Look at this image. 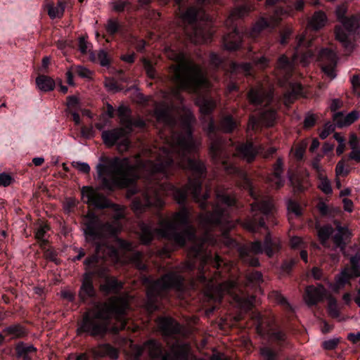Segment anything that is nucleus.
<instances>
[{"mask_svg":"<svg viewBox=\"0 0 360 360\" xmlns=\"http://www.w3.org/2000/svg\"><path fill=\"white\" fill-rule=\"evenodd\" d=\"M174 112L172 106L165 103L157 105L155 109L157 121L164 124L160 131L164 146L136 154L134 164L129 158L115 157L106 165L97 166L103 187L110 191L128 188L142 173L148 174L144 191L131 203L136 214H142L150 207L162 208L164 195H172L177 203L184 205L188 193L202 210L206 207L210 188L200 195L201 180L206 174V167L202 161L189 157L200 145L192 136L195 117L189 110H184L177 124Z\"/></svg>","mask_w":360,"mask_h":360,"instance_id":"f257e3e1","label":"nucleus"},{"mask_svg":"<svg viewBox=\"0 0 360 360\" xmlns=\"http://www.w3.org/2000/svg\"><path fill=\"white\" fill-rule=\"evenodd\" d=\"M207 239L200 245H195L188 251V256L193 259L188 261L185 269L192 270L195 264V259H200L198 268L200 275L197 281L205 285L204 294L209 300L220 302L223 295L229 294L233 297V300L238 306L245 310H250L253 307L255 297H245L236 293L238 290V283L229 275V279L224 283H217L221 275L228 274L233 268V262L224 261L221 257L216 254L214 259L211 254L202 255Z\"/></svg>","mask_w":360,"mask_h":360,"instance_id":"f03ea898","label":"nucleus"},{"mask_svg":"<svg viewBox=\"0 0 360 360\" xmlns=\"http://www.w3.org/2000/svg\"><path fill=\"white\" fill-rule=\"evenodd\" d=\"M128 307L129 302L127 298L110 297L102 305L96 306L84 314L82 321L77 328V333H87L94 337L104 335L112 315L115 316L118 325L114 326L112 331L117 333L124 330L127 325L124 315Z\"/></svg>","mask_w":360,"mask_h":360,"instance_id":"7ed1b4c3","label":"nucleus"},{"mask_svg":"<svg viewBox=\"0 0 360 360\" xmlns=\"http://www.w3.org/2000/svg\"><path fill=\"white\" fill-rule=\"evenodd\" d=\"M189 213L186 207L172 214L169 219H162L159 221L160 228L154 229L150 224L141 222L139 224L140 240L143 244H148L153 239L154 233L172 241L174 245L184 247L187 240L194 241L195 229L188 225Z\"/></svg>","mask_w":360,"mask_h":360,"instance_id":"20e7f679","label":"nucleus"},{"mask_svg":"<svg viewBox=\"0 0 360 360\" xmlns=\"http://www.w3.org/2000/svg\"><path fill=\"white\" fill-rule=\"evenodd\" d=\"M174 60L177 64L172 65L170 68L174 73L172 80L179 89L195 93L201 87L208 85V79L202 67L186 58L184 53L176 54Z\"/></svg>","mask_w":360,"mask_h":360,"instance_id":"39448f33","label":"nucleus"},{"mask_svg":"<svg viewBox=\"0 0 360 360\" xmlns=\"http://www.w3.org/2000/svg\"><path fill=\"white\" fill-rule=\"evenodd\" d=\"M114 208L112 223H102L93 212H89L83 219L84 231L88 240L116 235L122 229L119 220L125 216V207L112 205Z\"/></svg>","mask_w":360,"mask_h":360,"instance_id":"423d86ee","label":"nucleus"},{"mask_svg":"<svg viewBox=\"0 0 360 360\" xmlns=\"http://www.w3.org/2000/svg\"><path fill=\"white\" fill-rule=\"evenodd\" d=\"M240 174L243 178V182L240 184L239 186L248 189L250 195L255 199V202L251 204V210L254 213L253 217L252 218L246 219L242 223V226L245 229L250 232H257L260 228L264 227L265 225L262 214H268L272 212L274 209L273 200L269 196L259 198V195H257L246 174L242 172H240Z\"/></svg>","mask_w":360,"mask_h":360,"instance_id":"0eeeda50","label":"nucleus"},{"mask_svg":"<svg viewBox=\"0 0 360 360\" xmlns=\"http://www.w3.org/2000/svg\"><path fill=\"white\" fill-rule=\"evenodd\" d=\"M217 203L212 205V212L202 213L198 216L199 223L202 226H211L219 224L230 225L229 210L228 207L236 204V200L234 195L228 194L227 192L220 187L216 191Z\"/></svg>","mask_w":360,"mask_h":360,"instance_id":"6e6552de","label":"nucleus"},{"mask_svg":"<svg viewBox=\"0 0 360 360\" xmlns=\"http://www.w3.org/2000/svg\"><path fill=\"white\" fill-rule=\"evenodd\" d=\"M184 284V278L175 272L167 273L159 279L148 283L147 286L146 308L150 311H153L158 308L156 301L158 297L164 296L170 288L177 290H181Z\"/></svg>","mask_w":360,"mask_h":360,"instance_id":"1a4fd4ad","label":"nucleus"},{"mask_svg":"<svg viewBox=\"0 0 360 360\" xmlns=\"http://www.w3.org/2000/svg\"><path fill=\"white\" fill-rule=\"evenodd\" d=\"M281 248L280 240L277 238L272 239L270 234L268 233L264 240V249H262L260 241H255L249 245L242 246L239 249V255L242 261L252 266L259 265L256 255L262 253L263 251L269 257H271L275 253L278 252Z\"/></svg>","mask_w":360,"mask_h":360,"instance_id":"9d476101","label":"nucleus"},{"mask_svg":"<svg viewBox=\"0 0 360 360\" xmlns=\"http://www.w3.org/2000/svg\"><path fill=\"white\" fill-rule=\"evenodd\" d=\"M304 6L303 0H297L294 8L290 6H288L285 8L283 7L276 8L269 18L262 16L256 21L249 33L250 37L255 39L265 29L275 28L286 18L293 16L294 11H301Z\"/></svg>","mask_w":360,"mask_h":360,"instance_id":"9b49d317","label":"nucleus"},{"mask_svg":"<svg viewBox=\"0 0 360 360\" xmlns=\"http://www.w3.org/2000/svg\"><path fill=\"white\" fill-rule=\"evenodd\" d=\"M170 353L162 354L161 345L154 340H150L143 345V349L152 359L161 358V360H186L190 349L188 344H172L168 345Z\"/></svg>","mask_w":360,"mask_h":360,"instance_id":"f8f14e48","label":"nucleus"},{"mask_svg":"<svg viewBox=\"0 0 360 360\" xmlns=\"http://www.w3.org/2000/svg\"><path fill=\"white\" fill-rule=\"evenodd\" d=\"M127 134L126 129L120 127L104 131L101 136L104 143L109 147L114 146L119 140H122L118 143L117 148L120 152L123 153L128 150L130 145V141L127 137Z\"/></svg>","mask_w":360,"mask_h":360,"instance_id":"ddd939ff","label":"nucleus"},{"mask_svg":"<svg viewBox=\"0 0 360 360\" xmlns=\"http://www.w3.org/2000/svg\"><path fill=\"white\" fill-rule=\"evenodd\" d=\"M157 326L160 331L165 337L167 345L172 344H180L176 338V335L181 332V326L173 319L167 317H160L156 321Z\"/></svg>","mask_w":360,"mask_h":360,"instance_id":"4468645a","label":"nucleus"},{"mask_svg":"<svg viewBox=\"0 0 360 360\" xmlns=\"http://www.w3.org/2000/svg\"><path fill=\"white\" fill-rule=\"evenodd\" d=\"M210 153L213 160L216 163L220 162L229 174H233L238 172V169L236 167L232 165L227 166L225 144L220 139H217L212 141Z\"/></svg>","mask_w":360,"mask_h":360,"instance_id":"2eb2a0df","label":"nucleus"},{"mask_svg":"<svg viewBox=\"0 0 360 360\" xmlns=\"http://www.w3.org/2000/svg\"><path fill=\"white\" fill-rule=\"evenodd\" d=\"M337 54L329 49H323L319 55V60L323 72L330 78L336 77L335 68L337 65Z\"/></svg>","mask_w":360,"mask_h":360,"instance_id":"dca6fc26","label":"nucleus"},{"mask_svg":"<svg viewBox=\"0 0 360 360\" xmlns=\"http://www.w3.org/2000/svg\"><path fill=\"white\" fill-rule=\"evenodd\" d=\"M360 276V257L353 256L350 258V266L345 267L336 281L335 290L349 283L352 278Z\"/></svg>","mask_w":360,"mask_h":360,"instance_id":"f3484780","label":"nucleus"},{"mask_svg":"<svg viewBox=\"0 0 360 360\" xmlns=\"http://www.w3.org/2000/svg\"><path fill=\"white\" fill-rule=\"evenodd\" d=\"M273 97V92L271 89H266L263 84H258L250 89L248 94L249 101L255 105H267Z\"/></svg>","mask_w":360,"mask_h":360,"instance_id":"a211bd4d","label":"nucleus"},{"mask_svg":"<svg viewBox=\"0 0 360 360\" xmlns=\"http://www.w3.org/2000/svg\"><path fill=\"white\" fill-rule=\"evenodd\" d=\"M120 124L124 127L127 134L130 133L134 127L143 128L145 127V122L140 117L134 120L131 118V111L128 107L121 105L117 110Z\"/></svg>","mask_w":360,"mask_h":360,"instance_id":"6ab92c4d","label":"nucleus"},{"mask_svg":"<svg viewBox=\"0 0 360 360\" xmlns=\"http://www.w3.org/2000/svg\"><path fill=\"white\" fill-rule=\"evenodd\" d=\"M83 198L85 202L91 206H94L99 208H104L110 207V203L106 198L96 192L92 187L84 186L82 189Z\"/></svg>","mask_w":360,"mask_h":360,"instance_id":"aec40b11","label":"nucleus"},{"mask_svg":"<svg viewBox=\"0 0 360 360\" xmlns=\"http://www.w3.org/2000/svg\"><path fill=\"white\" fill-rule=\"evenodd\" d=\"M326 293L327 291L322 285H309L305 289L303 299L305 303L311 307L321 302L326 296Z\"/></svg>","mask_w":360,"mask_h":360,"instance_id":"412c9836","label":"nucleus"},{"mask_svg":"<svg viewBox=\"0 0 360 360\" xmlns=\"http://www.w3.org/2000/svg\"><path fill=\"white\" fill-rule=\"evenodd\" d=\"M276 115V111L269 109L263 112L259 120H257L254 116H251L249 119L248 128H251L252 130L257 129L259 123L266 127L272 126L275 122Z\"/></svg>","mask_w":360,"mask_h":360,"instance_id":"4be33fe9","label":"nucleus"},{"mask_svg":"<svg viewBox=\"0 0 360 360\" xmlns=\"http://www.w3.org/2000/svg\"><path fill=\"white\" fill-rule=\"evenodd\" d=\"M305 41L304 36H300L298 39V45L296 49V53L293 55L292 60H289L288 58L285 56H281L278 60V68L281 70H284L286 74L289 75L292 72L295 64L297 61L298 58V49L304 44Z\"/></svg>","mask_w":360,"mask_h":360,"instance_id":"5701e85b","label":"nucleus"},{"mask_svg":"<svg viewBox=\"0 0 360 360\" xmlns=\"http://www.w3.org/2000/svg\"><path fill=\"white\" fill-rule=\"evenodd\" d=\"M282 173L283 161L281 158H278L274 165L273 172L267 177V182L272 188L279 189L283 186L284 180L281 177Z\"/></svg>","mask_w":360,"mask_h":360,"instance_id":"b1692460","label":"nucleus"},{"mask_svg":"<svg viewBox=\"0 0 360 360\" xmlns=\"http://www.w3.org/2000/svg\"><path fill=\"white\" fill-rule=\"evenodd\" d=\"M258 153L259 149L255 148L252 143L247 141L245 143L238 146L236 147V151L233 155L240 157L247 162H250L254 160Z\"/></svg>","mask_w":360,"mask_h":360,"instance_id":"393cba45","label":"nucleus"},{"mask_svg":"<svg viewBox=\"0 0 360 360\" xmlns=\"http://www.w3.org/2000/svg\"><path fill=\"white\" fill-rule=\"evenodd\" d=\"M255 10V6L254 4L236 7L231 11L229 18L226 20V25L229 27H234L233 22L235 20L248 15L250 12Z\"/></svg>","mask_w":360,"mask_h":360,"instance_id":"a878e982","label":"nucleus"},{"mask_svg":"<svg viewBox=\"0 0 360 360\" xmlns=\"http://www.w3.org/2000/svg\"><path fill=\"white\" fill-rule=\"evenodd\" d=\"M94 294L95 290L91 274L86 273L84 275L82 284L79 291V297L82 301L84 302L87 299L92 297Z\"/></svg>","mask_w":360,"mask_h":360,"instance_id":"bb28decb","label":"nucleus"},{"mask_svg":"<svg viewBox=\"0 0 360 360\" xmlns=\"http://www.w3.org/2000/svg\"><path fill=\"white\" fill-rule=\"evenodd\" d=\"M241 35L237 32L236 27L234 26L233 32L225 35L223 38L224 48L229 51L238 49L241 44Z\"/></svg>","mask_w":360,"mask_h":360,"instance_id":"cd10ccee","label":"nucleus"},{"mask_svg":"<svg viewBox=\"0 0 360 360\" xmlns=\"http://www.w3.org/2000/svg\"><path fill=\"white\" fill-rule=\"evenodd\" d=\"M359 118V112L353 110L345 117L340 112L336 113L334 116V121L339 127L349 126L354 123Z\"/></svg>","mask_w":360,"mask_h":360,"instance_id":"c85d7f7f","label":"nucleus"},{"mask_svg":"<svg viewBox=\"0 0 360 360\" xmlns=\"http://www.w3.org/2000/svg\"><path fill=\"white\" fill-rule=\"evenodd\" d=\"M123 287V283L119 282L115 277H107L103 284L100 285V290L106 293L117 292Z\"/></svg>","mask_w":360,"mask_h":360,"instance_id":"c756f323","label":"nucleus"},{"mask_svg":"<svg viewBox=\"0 0 360 360\" xmlns=\"http://www.w3.org/2000/svg\"><path fill=\"white\" fill-rule=\"evenodd\" d=\"M327 16L323 11L315 12L308 22V26L314 30L324 27L327 22Z\"/></svg>","mask_w":360,"mask_h":360,"instance_id":"7c9ffc66","label":"nucleus"},{"mask_svg":"<svg viewBox=\"0 0 360 360\" xmlns=\"http://www.w3.org/2000/svg\"><path fill=\"white\" fill-rule=\"evenodd\" d=\"M18 357L22 360H32L35 354L37 349L33 345H26L23 343L18 344L15 347Z\"/></svg>","mask_w":360,"mask_h":360,"instance_id":"2f4dec72","label":"nucleus"},{"mask_svg":"<svg viewBox=\"0 0 360 360\" xmlns=\"http://www.w3.org/2000/svg\"><path fill=\"white\" fill-rule=\"evenodd\" d=\"M290 91L284 94V103L288 105L298 96L302 95V86L299 83L290 84Z\"/></svg>","mask_w":360,"mask_h":360,"instance_id":"473e14b6","label":"nucleus"},{"mask_svg":"<svg viewBox=\"0 0 360 360\" xmlns=\"http://www.w3.org/2000/svg\"><path fill=\"white\" fill-rule=\"evenodd\" d=\"M94 354L97 356H109L111 359H117L118 357L117 350L108 344L99 345L94 350Z\"/></svg>","mask_w":360,"mask_h":360,"instance_id":"72a5a7b5","label":"nucleus"},{"mask_svg":"<svg viewBox=\"0 0 360 360\" xmlns=\"http://www.w3.org/2000/svg\"><path fill=\"white\" fill-rule=\"evenodd\" d=\"M65 8V3L63 1H58L57 5L53 3H49L46 5L48 14L51 18L60 17L63 15Z\"/></svg>","mask_w":360,"mask_h":360,"instance_id":"f704fd0d","label":"nucleus"},{"mask_svg":"<svg viewBox=\"0 0 360 360\" xmlns=\"http://www.w3.org/2000/svg\"><path fill=\"white\" fill-rule=\"evenodd\" d=\"M36 84L38 88L44 91H52L55 87L54 80L46 75H39L37 77Z\"/></svg>","mask_w":360,"mask_h":360,"instance_id":"c9c22d12","label":"nucleus"},{"mask_svg":"<svg viewBox=\"0 0 360 360\" xmlns=\"http://www.w3.org/2000/svg\"><path fill=\"white\" fill-rule=\"evenodd\" d=\"M197 104L200 107L201 114L204 115H210L216 107V103L212 99L198 100Z\"/></svg>","mask_w":360,"mask_h":360,"instance_id":"e433bc0d","label":"nucleus"},{"mask_svg":"<svg viewBox=\"0 0 360 360\" xmlns=\"http://www.w3.org/2000/svg\"><path fill=\"white\" fill-rule=\"evenodd\" d=\"M269 338L272 342L279 346L288 344V336L286 333L281 330H274L269 334Z\"/></svg>","mask_w":360,"mask_h":360,"instance_id":"4c0bfd02","label":"nucleus"},{"mask_svg":"<svg viewBox=\"0 0 360 360\" xmlns=\"http://www.w3.org/2000/svg\"><path fill=\"white\" fill-rule=\"evenodd\" d=\"M342 24L348 32H353L360 26V19L357 16L352 15L342 20Z\"/></svg>","mask_w":360,"mask_h":360,"instance_id":"58836bf2","label":"nucleus"},{"mask_svg":"<svg viewBox=\"0 0 360 360\" xmlns=\"http://www.w3.org/2000/svg\"><path fill=\"white\" fill-rule=\"evenodd\" d=\"M318 236L321 243L324 245L333 232V229L330 225L316 226Z\"/></svg>","mask_w":360,"mask_h":360,"instance_id":"ea45409f","label":"nucleus"},{"mask_svg":"<svg viewBox=\"0 0 360 360\" xmlns=\"http://www.w3.org/2000/svg\"><path fill=\"white\" fill-rule=\"evenodd\" d=\"M4 332L13 335L15 338H20L26 335L25 328L20 325H13L5 328Z\"/></svg>","mask_w":360,"mask_h":360,"instance_id":"a19ab883","label":"nucleus"},{"mask_svg":"<svg viewBox=\"0 0 360 360\" xmlns=\"http://www.w3.org/2000/svg\"><path fill=\"white\" fill-rule=\"evenodd\" d=\"M252 69V65L250 63H244L241 64H238L236 63H232L231 65V70L233 72H241L245 75H250L251 70Z\"/></svg>","mask_w":360,"mask_h":360,"instance_id":"79ce46f5","label":"nucleus"},{"mask_svg":"<svg viewBox=\"0 0 360 360\" xmlns=\"http://www.w3.org/2000/svg\"><path fill=\"white\" fill-rule=\"evenodd\" d=\"M337 230L338 233L333 237L334 243L338 247L344 246L343 238L348 234L349 231L347 228L341 226H338Z\"/></svg>","mask_w":360,"mask_h":360,"instance_id":"37998d69","label":"nucleus"},{"mask_svg":"<svg viewBox=\"0 0 360 360\" xmlns=\"http://www.w3.org/2000/svg\"><path fill=\"white\" fill-rule=\"evenodd\" d=\"M335 33L336 39L341 42L345 47L347 48L349 46L350 42L348 39V34L342 27H335Z\"/></svg>","mask_w":360,"mask_h":360,"instance_id":"c03bdc74","label":"nucleus"},{"mask_svg":"<svg viewBox=\"0 0 360 360\" xmlns=\"http://www.w3.org/2000/svg\"><path fill=\"white\" fill-rule=\"evenodd\" d=\"M320 181L319 188L326 194H330L332 193V188L329 180L328 179L326 174H321L318 176Z\"/></svg>","mask_w":360,"mask_h":360,"instance_id":"a18cd8bd","label":"nucleus"},{"mask_svg":"<svg viewBox=\"0 0 360 360\" xmlns=\"http://www.w3.org/2000/svg\"><path fill=\"white\" fill-rule=\"evenodd\" d=\"M220 127L223 131L231 132L236 127V124L231 116H227L221 120Z\"/></svg>","mask_w":360,"mask_h":360,"instance_id":"49530a36","label":"nucleus"},{"mask_svg":"<svg viewBox=\"0 0 360 360\" xmlns=\"http://www.w3.org/2000/svg\"><path fill=\"white\" fill-rule=\"evenodd\" d=\"M328 311L329 315L333 318H338L340 316L336 300L333 297L329 298Z\"/></svg>","mask_w":360,"mask_h":360,"instance_id":"de8ad7c7","label":"nucleus"},{"mask_svg":"<svg viewBox=\"0 0 360 360\" xmlns=\"http://www.w3.org/2000/svg\"><path fill=\"white\" fill-rule=\"evenodd\" d=\"M288 211L289 214H294L295 216L299 217L302 214V209L299 203L293 200L288 202Z\"/></svg>","mask_w":360,"mask_h":360,"instance_id":"09e8293b","label":"nucleus"},{"mask_svg":"<svg viewBox=\"0 0 360 360\" xmlns=\"http://www.w3.org/2000/svg\"><path fill=\"white\" fill-rule=\"evenodd\" d=\"M120 25L117 20L109 19L105 25V30L110 34H115L119 30Z\"/></svg>","mask_w":360,"mask_h":360,"instance_id":"8fccbe9b","label":"nucleus"},{"mask_svg":"<svg viewBox=\"0 0 360 360\" xmlns=\"http://www.w3.org/2000/svg\"><path fill=\"white\" fill-rule=\"evenodd\" d=\"M49 230V227L47 225L40 226L39 228L35 232V238L37 240H41L40 246L42 247L44 245H46L47 240H43L45 233Z\"/></svg>","mask_w":360,"mask_h":360,"instance_id":"3c124183","label":"nucleus"},{"mask_svg":"<svg viewBox=\"0 0 360 360\" xmlns=\"http://www.w3.org/2000/svg\"><path fill=\"white\" fill-rule=\"evenodd\" d=\"M142 254L139 252L132 254L129 259V262L134 264L139 269H144L145 264L141 263Z\"/></svg>","mask_w":360,"mask_h":360,"instance_id":"603ef678","label":"nucleus"},{"mask_svg":"<svg viewBox=\"0 0 360 360\" xmlns=\"http://www.w3.org/2000/svg\"><path fill=\"white\" fill-rule=\"evenodd\" d=\"M270 297L275 300L278 304L283 305L285 308H290V304H288L287 300L278 292H272L270 295Z\"/></svg>","mask_w":360,"mask_h":360,"instance_id":"864d4df0","label":"nucleus"},{"mask_svg":"<svg viewBox=\"0 0 360 360\" xmlns=\"http://www.w3.org/2000/svg\"><path fill=\"white\" fill-rule=\"evenodd\" d=\"M262 356L264 360H276V353L269 347H263L260 349Z\"/></svg>","mask_w":360,"mask_h":360,"instance_id":"5fc2aeb1","label":"nucleus"},{"mask_svg":"<svg viewBox=\"0 0 360 360\" xmlns=\"http://www.w3.org/2000/svg\"><path fill=\"white\" fill-rule=\"evenodd\" d=\"M340 343L339 338H333L322 342V347L326 350L335 349Z\"/></svg>","mask_w":360,"mask_h":360,"instance_id":"6e6d98bb","label":"nucleus"},{"mask_svg":"<svg viewBox=\"0 0 360 360\" xmlns=\"http://www.w3.org/2000/svg\"><path fill=\"white\" fill-rule=\"evenodd\" d=\"M98 60L102 66H108L110 63L108 53L103 50L98 53Z\"/></svg>","mask_w":360,"mask_h":360,"instance_id":"4d7b16f0","label":"nucleus"},{"mask_svg":"<svg viewBox=\"0 0 360 360\" xmlns=\"http://www.w3.org/2000/svg\"><path fill=\"white\" fill-rule=\"evenodd\" d=\"M246 278L250 283H259L262 281V275L259 271H252L247 274Z\"/></svg>","mask_w":360,"mask_h":360,"instance_id":"13d9d810","label":"nucleus"},{"mask_svg":"<svg viewBox=\"0 0 360 360\" xmlns=\"http://www.w3.org/2000/svg\"><path fill=\"white\" fill-rule=\"evenodd\" d=\"M335 130V126L330 123L325 124L323 130L319 134V136L321 139H326L333 131Z\"/></svg>","mask_w":360,"mask_h":360,"instance_id":"bf43d9fd","label":"nucleus"},{"mask_svg":"<svg viewBox=\"0 0 360 360\" xmlns=\"http://www.w3.org/2000/svg\"><path fill=\"white\" fill-rule=\"evenodd\" d=\"M78 48L80 52L85 54L88 51L90 44L86 41L84 37H79L78 39Z\"/></svg>","mask_w":360,"mask_h":360,"instance_id":"052dcab7","label":"nucleus"},{"mask_svg":"<svg viewBox=\"0 0 360 360\" xmlns=\"http://www.w3.org/2000/svg\"><path fill=\"white\" fill-rule=\"evenodd\" d=\"M345 164L343 160H340L338 162L335 167V174L337 177L341 175L346 176L348 174L349 171L345 169Z\"/></svg>","mask_w":360,"mask_h":360,"instance_id":"680f3d73","label":"nucleus"},{"mask_svg":"<svg viewBox=\"0 0 360 360\" xmlns=\"http://www.w3.org/2000/svg\"><path fill=\"white\" fill-rule=\"evenodd\" d=\"M13 181V179L10 174L6 173L0 174V186H8L12 184Z\"/></svg>","mask_w":360,"mask_h":360,"instance_id":"e2e57ef3","label":"nucleus"},{"mask_svg":"<svg viewBox=\"0 0 360 360\" xmlns=\"http://www.w3.org/2000/svg\"><path fill=\"white\" fill-rule=\"evenodd\" d=\"M72 165L82 173L89 174L90 172V167L87 163L73 162Z\"/></svg>","mask_w":360,"mask_h":360,"instance_id":"0e129e2a","label":"nucleus"},{"mask_svg":"<svg viewBox=\"0 0 360 360\" xmlns=\"http://www.w3.org/2000/svg\"><path fill=\"white\" fill-rule=\"evenodd\" d=\"M75 72L81 77L90 78L92 72L87 68L83 66H77L75 68Z\"/></svg>","mask_w":360,"mask_h":360,"instance_id":"69168bd1","label":"nucleus"},{"mask_svg":"<svg viewBox=\"0 0 360 360\" xmlns=\"http://www.w3.org/2000/svg\"><path fill=\"white\" fill-rule=\"evenodd\" d=\"M130 5L128 1H117L113 3V10L116 12H122L127 6Z\"/></svg>","mask_w":360,"mask_h":360,"instance_id":"338daca9","label":"nucleus"},{"mask_svg":"<svg viewBox=\"0 0 360 360\" xmlns=\"http://www.w3.org/2000/svg\"><path fill=\"white\" fill-rule=\"evenodd\" d=\"M351 83L353 87L354 91L357 93L360 94V77L359 75H353L351 79Z\"/></svg>","mask_w":360,"mask_h":360,"instance_id":"774afa93","label":"nucleus"}]
</instances>
